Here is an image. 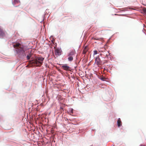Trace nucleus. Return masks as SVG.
Masks as SVG:
<instances>
[{
  "mask_svg": "<svg viewBox=\"0 0 146 146\" xmlns=\"http://www.w3.org/2000/svg\"><path fill=\"white\" fill-rule=\"evenodd\" d=\"M140 146H146L145 145H144L142 144H141L140 145Z\"/></svg>",
  "mask_w": 146,
  "mask_h": 146,
  "instance_id": "nucleus-18",
  "label": "nucleus"
},
{
  "mask_svg": "<svg viewBox=\"0 0 146 146\" xmlns=\"http://www.w3.org/2000/svg\"><path fill=\"white\" fill-rule=\"evenodd\" d=\"M68 60L70 61H72L73 60V57L72 56H68Z\"/></svg>",
  "mask_w": 146,
  "mask_h": 146,
  "instance_id": "nucleus-11",
  "label": "nucleus"
},
{
  "mask_svg": "<svg viewBox=\"0 0 146 146\" xmlns=\"http://www.w3.org/2000/svg\"><path fill=\"white\" fill-rule=\"evenodd\" d=\"M75 53V50H72L68 54V56H72L74 57Z\"/></svg>",
  "mask_w": 146,
  "mask_h": 146,
  "instance_id": "nucleus-5",
  "label": "nucleus"
},
{
  "mask_svg": "<svg viewBox=\"0 0 146 146\" xmlns=\"http://www.w3.org/2000/svg\"><path fill=\"white\" fill-rule=\"evenodd\" d=\"M100 79L103 81H104L105 79V78L104 77H101L100 78Z\"/></svg>",
  "mask_w": 146,
  "mask_h": 146,
  "instance_id": "nucleus-15",
  "label": "nucleus"
},
{
  "mask_svg": "<svg viewBox=\"0 0 146 146\" xmlns=\"http://www.w3.org/2000/svg\"><path fill=\"white\" fill-rule=\"evenodd\" d=\"M106 52H105V53H106Z\"/></svg>",
  "mask_w": 146,
  "mask_h": 146,
  "instance_id": "nucleus-20",
  "label": "nucleus"
},
{
  "mask_svg": "<svg viewBox=\"0 0 146 146\" xmlns=\"http://www.w3.org/2000/svg\"><path fill=\"white\" fill-rule=\"evenodd\" d=\"M32 56V55L30 54H29V55H27V56H26V58H27V59L29 60L30 59V58Z\"/></svg>",
  "mask_w": 146,
  "mask_h": 146,
  "instance_id": "nucleus-12",
  "label": "nucleus"
},
{
  "mask_svg": "<svg viewBox=\"0 0 146 146\" xmlns=\"http://www.w3.org/2000/svg\"><path fill=\"white\" fill-rule=\"evenodd\" d=\"M88 48L87 46H85L83 50L82 53L84 54H85L87 51L88 50Z\"/></svg>",
  "mask_w": 146,
  "mask_h": 146,
  "instance_id": "nucleus-6",
  "label": "nucleus"
},
{
  "mask_svg": "<svg viewBox=\"0 0 146 146\" xmlns=\"http://www.w3.org/2000/svg\"><path fill=\"white\" fill-rule=\"evenodd\" d=\"M5 35V33L2 30V29L0 28V36H3Z\"/></svg>",
  "mask_w": 146,
  "mask_h": 146,
  "instance_id": "nucleus-7",
  "label": "nucleus"
},
{
  "mask_svg": "<svg viewBox=\"0 0 146 146\" xmlns=\"http://www.w3.org/2000/svg\"><path fill=\"white\" fill-rule=\"evenodd\" d=\"M92 39H93L95 40H101L100 38H94V37L92 38Z\"/></svg>",
  "mask_w": 146,
  "mask_h": 146,
  "instance_id": "nucleus-14",
  "label": "nucleus"
},
{
  "mask_svg": "<svg viewBox=\"0 0 146 146\" xmlns=\"http://www.w3.org/2000/svg\"><path fill=\"white\" fill-rule=\"evenodd\" d=\"M20 3V1L19 0H14L13 4L14 5L19 3Z\"/></svg>",
  "mask_w": 146,
  "mask_h": 146,
  "instance_id": "nucleus-10",
  "label": "nucleus"
},
{
  "mask_svg": "<svg viewBox=\"0 0 146 146\" xmlns=\"http://www.w3.org/2000/svg\"><path fill=\"white\" fill-rule=\"evenodd\" d=\"M61 68L66 71H70L71 68L67 64H63L61 65Z\"/></svg>",
  "mask_w": 146,
  "mask_h": 146,
  "instance_id": "nucleus-3",
  "label": "nucleus"
},
{
  "mask_svg": "<svg viewBox=\"0 0 146 146\" xmlns=\"http://www.w3.org/2000/svg\"><path fill=\"white\" fill-rule=\"evenodd\" d=\"M95 63L98 65H99L101 64V61L100 58L99 56H98L95 59Z\"/></svg>",
  "mask_w": 146,
  "mask_h": 146,
  "instance_id": "nucleus-4",
  "label": "nucleus"
},
{
  "mask_svg": "<svg viewBox=\"0 0 146 146\" xmlns=\"http://www.w3.org/2000/svg\"><path fill=\"white\" fill-rule=\"evenodd\" d=\"M108 54H106V56H105V57H108Z\"/></svg>",
  "mask_w": 146,
  "mask_h": 146,
  "instance_id": "nucleus-19",
  "label": "nucleus"
},
{
  "mask_svg": "<svg viewBox=\"0 0 146 146\" xmlns=\"http://www.w3.org/2000/svg\"><path fill=\"white\" fill-rule=\"evenodd\" d=\"M55 53L58 55H60V50L56 48L55 50Z\"/></svg>",
  "mask_w": 146,
  "mask_h": 146,
  "instance_id": "nucleus-8",
  "label": "nucleus"
},
{
  "mask_svg": "<svg viewBox=\"0 0 146 146\" xmlns=\"http://www.w3.org/2000/svg\"><path fill=\"white\" fill-rule=\"evenodd\" d=\"M143 11L144 13H146V8H144L143 9Z\"/></svg>",
  "mask_w": 146,
  "mask_h": 146,
  "instance_id": "nucleus-17",
  "label": "nucleus"
},
{
  "mask_svg": "<svg viewBox=\"0 0 146 146\" xmlns=\"http://www.w3.org/2000/svg\"><path fill=\"white\" fill-rule=\"evenodd\" d=\"M98 53V51L97 50H95L94 52V55H95Z\"/></svg>",
  "mask_w": 146,
  "mask_h": 146,
  "instance_id": "nucleus-13",
  "label": "nucleus"
},
{
  "mask_svg": "<svg viewBox=\"0 0 146 146\" xmlns=\"http://www.w3.org/2000/svg\"><path fill=\"white\" fill-rule=\"evenodd\" d=\"M117 122L118 126L119 127L121 125V121L120 120V118L118 119Z\"/></svg>",
  "mask_w": 146,
  "mask_h": 146,
  "instance_id": "nucleus-9",
  "label": "nucleus"
},
{
  "mask_svg": "<svg viewBox=\"0 0 146 146\" xmlns=\"http://www.w3.org/2000/svg\"><path fill=\"white\" fill-rule=\"evenodd\" d=\"M44 58L41 57H38L35 59L29 61L30 63L33 65H36L37 66H40L43 62Z\"/></svg>",
  "mask_w": 146,
  "mask_h": 146,
  "instance_id": "nucleus-2",
  "label": "nucleus"
},
{
  "mask_svg": "<svg viewBox=\"0 0 146 146\" xmlns=\"http://www.w3.org/2000/svg\"><path fill=\"white\" fill-rule=\"evenodd\" d=\"M15 48L17 54L19 57L21 58H24L26 56L25 46L19 43H16L13 45Z\"/></svg>",
  "mask_w": 146,
  "mask_h": 146,
  "instance_id": "nucleus-1",
  "label": "nucleus"
},
{
  "mask_svg": "<svg viewBox=\"0 0 146 146\" xmlns=\"http://www.w3.org/2000/svg\"><path fill=\"white\" fill-rule=\"evenodd\" d=\"M69 110L71 113H73V110L72 108H70Z\"/></svg>",
  "mask_w": 146,
  "mask_h": 146,
  "instance_id": "nucleus-16",
  "label": "nucleus"
}]
</instances>
